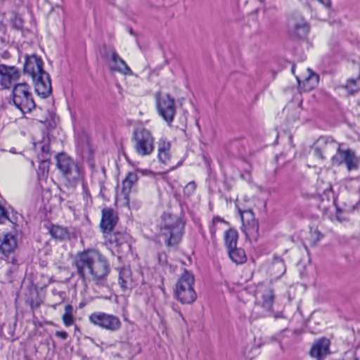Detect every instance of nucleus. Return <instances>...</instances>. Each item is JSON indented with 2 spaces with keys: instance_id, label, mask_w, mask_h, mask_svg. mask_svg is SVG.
Listing matches in <instances>:
<instances>
[{
  "instance_id": "nucleus-1",
  "label": "nucleus",
  "mask_w": 360,
  "mask_h": 360,
  "mask_svg": "<svg viewBox=\"0 0 360 360\" xmlns=\"http://www.w3.org/2000/svg\"><path fill=\"white\" fill-rule=\"evenodd\" d=\"M73 264L85 287L91 283L97 286L107 285L110 268L107 259L98 251L88 249L78 252Z\"/></svg>"
},
{
  "instance_id": "nucleus-2",
  "label": "nucleus",
  "mask_w": 360,
  "mask_h": 360,
  "mask_svg": "<svg viewBox=\"0 0 360 360\" xmlns=\"http://www.w3.org/2000/svg\"><path fill=\"white\" fill-rule=\"evenodd\" d=\"M23 71L32 77L35 91L39 96L46 98L52 93L51 78L44 70V62L40 57L36 54L25 55Z\"/></svg>"
},
{
  "instance_id": "nucleus-3",
  "label": "nucleus",
  "mask_w": 360,
  "mask_h": 360,
  "mask_svg": "<svg viewBox=\"0 0 360 360\" xmlns=\"http://www.w3.org/2000/svg\"><path fill=\"white\" fill-rule=\"evenodd\" d=\"M184 230V223L180 217L171 214H164L163 224L160 235L167 247L176 246L181 240Z\"/></svg>"
},
{
  "instance_id": "nucleus-4",
  "label": "nucleus",
  "mask_w": 360,
  "mask_h": 360,
  "mask_svg": "<svg viewBox=\"0 0 360 360\" xmlns=\"http://www.w3.org/2000/svg\"><path fill=\"white\" fill-rule=\"evenodd\" d=\"M195 279L193 276L185 270L178 279L175 288V297L183 304H190L197 299V294L193 288Z\"/></svg>"
},
{
  "instance_id": "nucleus-5",
  "label": "nucleus",
  "mask_w": 360,
  "mask_h": 360,
  "mask_svg": "<svg viewBox=\"0 0 360 360\" xmlns=\"http://www.w3.org/2000/svg\"><path fill=\"white\" fill-rule=\"evenodd\" d=\"M12 94L13 104L23 114L30 112L35 108L31 89L27 83L14 85Z\"/></svg>"
},
{
  "instance_id": "nucleus-6",
  "label": "nucleus",
  "mask_w": 360,
  "mask_h": 360,
  "mask_svg": "<svg viewBox=\"0 0 360 360\" xmlns=\"http://www.w3.org/2000/svg\"><path fill=\"white\" fill-rule=\"evenodd\" d=\"M133 140L136 152L141 155H148L154 150V139L150 131L142 127H136L133 131Z\"/></svg>"
},
{
  "instance_id": "nucleus-7",
  "label": "nucleus",
  "mask_w": 360,
  "mask_h": 360,
  "mask_svg": "<svg viewBox=\"0 0 360 360\" xmlns=\"http://www.w3.org/2000/svg\"><path fill=\"white\" fill-rule=\"evenodd\" d=\"M155 104L159 115L171 125L176 115L174 99L169 94L162 95L160 91L155 94Z\"/></svg>"
},
{
  "instance_id": "nucleus-8",
  "label": "nucleus",
  "mask_w": 360,
  "mask_h": 360,
  "mask_svg": "<svg viewBox=\"0 0 360 360\" xmlns=\"http://www.w3.org/2000/svg\"><path fill=\"white\" fill-rule=\"evenodd\" d=\"M57 167L63 176L70 182L75 183L80 179L82 172L77 164L66 154L56 155Z\"/></svg>"
},
{
  "instance_id": "nucleus-9",
  "label": "nucleus",
  "mask_w": 360,
  "mask_h": 360,
  "mask_svg": "<svg viewBox=\"0 0 360 360\" xmlns=\"http://www.w3.org/2000/svg\"><path fill=\"white\" fill-rule=\"evenodd\" d=\"M91 323L110 332L119 330L122 327L120 319L113 315L103 311H95L89 316Z\"/></svg>"
},
{
  "instance_id": "nucleus-10",
  "label": "nucleus",
  "mask_w": 360,
  "mask_h": 360,
  "mask_svg": "<svg viewBox=\"0 0 360 360\" xmlns=\"http://www.w3.org/2000/svg\"><path fill=\"white\" fill-rule=\"evenodd\" d=\"M242 221V231L247 238L256 240L259 235V224L250 210H239Z\"/></svg>"
},
{
  "instance_id": "nucleus-11",
  "label": "nucleus",
  "mask_w": 360,
  "mask_h": 360,
  "mask_svg": "<svg viewBox=\"0 0 360 360\" xmlns=\"http://www.w3.org/2000/svg\"><path fill=\"white\" fill-rule=\"evenodd\" d=\"M289 34L295 37L304 38L309 30V26L299 13H292L288 20Z\"/></svg>"
},
{
  "instance_id": "nucleus-12",
  "label": "nucleus",
  "mask_w": 360,
  "mask_h": 360,
  "mask_svg": "<svg viewBox=\"0 0 360 360\" xmlns=\"http://www.w3.org/2000/svg\"><path fill=\"white\" fill-rule=\"evenodd\" d=\"M104 51L102 53L103 58H109L112 62L110 68L113 72H118L125 75H132L133 72L126 62L118 55L112 47L104 46Z\"/></svg>"
},
{
  "instance_id": "nucleus-13",
  "label": "nucleus",
  "mask_w": 360,
  "mask_h": 360,
  "mask_svg": "<svg viewBox=\"0 0 360 360\" xmlns=\"http://www.w3.org/2000/svg\"><path fill=\"white\" fill-rule=\"evenodd\" d=\"M255 304L263 308L266 312H270L274 300V295L271 288L266 285H259L255 292Z\"/></svg>"
},
{
  "instance_id": "nucleus-14",
  "label": "nucleus",
  "mask_w": 360,
  "mask_h": 360,
  "mask_svg": "<svg viewBox=\"0 0 360 360\" xmlns=\"http://www.w3.org/2000/svg\"><path fill=\"white\" fill-rule=\"evenodd\" d=\"M20 75V70L15 66L0 63V86L3 89H10Z\"/></svg>"
},
{
  "instance_id": "nucleus-15",
  "label": "nucleus",
  "mask_w": 360,
  "mask_h": 360,
  "mask_svg": "<svg viewBox=\"0 0 360 360\" xmlns=\"http://www.w3.org/2000/svg\"><path fill=\"white\" fill-rule=\"evenodd\" d=\"M118 220L116 212L110 207H105L102 210L101 229L105 233H110L114 229Z\"/></svg>"
},
{
  "instance_id": "nucleus-16",
  "label": "nucleus",
  "mask_w": 360,
  "mask_h": 360,
  "mask_svg": "<svg viewBox=\"0 0 360 360\" xmlns=\"http://www.w3.org/2000/svg\"><path fill=\"white\" fill-rule=\"evenodd\" d=\"M330 342L326 338H321L314 341L310 350L311 356L322 360L330 354Z\"/></svg>"
},
{
  "instance_id": "nucleus-17",
  "label": "nucleus",
  "mask_w": 360,
  "mask_h": 360,
  "mask_svg": "<svg viewBox=\"0 0 360 360\" xmlns=\"http://www.w3.org/2000/svg\"><path fill=\"white\" fill-rule=\"evenodd\" d=\"M17 238L15 235L8 233H0V252L7 256L14 252L17 248Z\"/></svg>"
},
{
  "instance_id": "nucleus-18",
  "label": "nucleus",
  "mask_w": 360,
  "mask_h": 360,
  "mask_svg": "<svg viewBox=\"0 0 360 360\" xmlns=\"http://www.w3.org/2000/svg\"><path fill=\"white\" fill-rule=\"evenodd\" d=\"M340 143L333 139L327 138L324 141L322 146L316 147L314 149V155L321 159L325 160L326 156L330 155L335 150L336 151Z\"/></svg>"
},
{
  "instance_id": "nucleus-19",
  "label": "nucleus",
  "mask_w": 360,
  "mask_h": 360,
  "mask_svg": "<svg viewBox=\"0 0 360 360\" xmlns=\"http://www.w3.org/2000/svg\"><path fill=\"white\" fill-rule=\"evenodd\" d=\"M44 227L51 237L56 240H65L70 239V232L66 227L51 223L45 224Z\"/></svg>"
},
{
  "instance_id": "nucleus-20",
  "label": "nucleus",
  "mask_w": 360,
  "mask_h": 360,
  "mask_svg": "<svg viewBox=\"0 0 360 360\" xmlns=\"http://www.w3.org/2000/svg\"><path fill=\"white\" fill-rule=\"evenodd\" d=\"M119 284L123 290L132 288L133 280L129 268H122L119 273Z\"/></svg>"
},
{
  "instance_id": "nucleus-21",
  "label": "nucleus",
  "mask_w": 360,
  "mask_h": 360,
  "mask_svg": "<svg viewBox=\"0 0 360 360\" xmlns=\"http://www.w3.org/2000/svg\"><path fill=\"white\" fill-rule=\"evenodd\" d=\"M109 241L111 243H115L117 248H122L123 245H126L129 248L128 241L129 236L125 232H114L112 233H109Z\"/></svg>"
},
{
  "instance_id": "nucleus-22",
  "label": "nucleus",
  "mask_w": 360,
  "mask_h": 360,
  "mask_svg": "<svg viewBox=\"0 0 360 360\" xmlns=\"http://www.w3.org/2000/svg\"><path fill=\"white\" fill-rule=\"evenodd\" d=\"M286 268L282 259L275 257L269 268L270 273L274 277L278 278L285 272Z\"/></svg>"
},
{
  "instance_id": "nucleus-23",
  "label": "nucleus",
  "mask_w": 360,
  "mask_h": 360,
  "mask_svg": "<svg viewBox=\"0 0 360 360\" xmlns=\"http://www.w3.org/2000/svg\"><path fill=\"white\" fill-rule=\"evenodd\" d=\"M138 180V176L136 172H129L127 176L122 181V193L127 197L135 183Z\"/></svg>"
},
{
  "instance_id": "nucleus-24",
  "label": "nucleus",
  "mask_w": 360,
  "mask_h": 360,
  "mask_svg": "<svg viewBox=\"0 0 360 360\" xmlns=\"http://www.w3.org/2000/svg\"><path fill=\"white\" fill-rule=\"evenodd\" d=\"M307 71L309 75L303 79L302 85L305 91H310L318 84L319 76L310 69H307Z\"/></svg>"
},
{
  "instance_id": "nucleus-25",
  "label": "nucleus",
  "mask_w": 360,
  "mask_h": 360,
  "mask_svg": "<svg viewBox=\"0 0 360 360\" xmlns=\"http://www.w3.org/2000/svg\"><path fill=\"white\" fill-rule=\"evenodd\" d=\"M230 259L236 264H243L246 261V255L242 248H238L237 246L228 250Z\"/></svg>"
},
{
  "instance_id": "nucleus-26",
  "label": "nucleus",
  "mask_w": 360,
  "mask_h": 360,
  "mask_svg": "<svg viewBox=\"0 0 360 360\" xmlns=\"http://www.w3.org/2000/svg\"><path fill=\"white\" fill-rule=\"evenodd\" d=\"M238 235L236 230L229 229L224 233V243L227 249L236 248L237 246Z\"/></svg>"
},
{
  "instance_id": "nucleus-27",
  "label": "nucleus",
  "mask_w": 360,
  "mask_h": 360,
  "mask_svg": "<svg viewBox=\"0 0 360 360\" xmlns=\"http://www.w3.org/2000/svg\"><path fill=\"white\" fill-rule=\"evenodd\" d=\"M350 149L342 150L340 143L336 150V153L331 157V163L335 166H340L345 164L346 157Z\"/></svg>"
},
{
  "instance_id": "nucleus-28",
  "label": "nucleus",
  "mask_w": 360,
  "mask_h": 360,
  "mask_svg": "<svg viewBox=\"0 0 360 360\" xmlns=\"http://www.w3.org/2000/svg\"><path fill=\"white\" fill-rule=\"evenodd\" d=\"M35 148L41 150V153L38 156L41 162H46L50 159V146L48 140L36 143Z\"/></svg>"
},
{
  "instance_id": "nucleus-29",
  "label": "nucleus",
  "mask_w": 360,
  "mask_h": 360,
  "mask_svg": "<svg viewBox=\"0 0 360 360\" xmlns=\"http://www.w3.org/2000/svg\"><path fill=\"white\" fill-rule=\"evenodd\" d=\"M345 164L348 171L356 170L359 168V159L352 150H349Z\"/></svg>"
},
{
  "instance_id": "nucleus-30",
  "label": "nucleus",
  "mask_w": 360,
  "mask_h": 360,
  "mask_svg": "<svg viewBox=\"0 0 360 360\" xmlns=\"http://www.w3.org/2000/svg\"><path fill=\"white\" fill-rule=\"evenodd\" d=\"M74 309L71 304H68L65 307V311L63 315L62 319L65 326L69 327L74 323L73 316Z\"/></svg>"
},
{
  "instance_id": "nucleus-31",
  "label": "nucleus",
  "mask_w": 360,
  "mask_h": 360,
  "mask_svg": "<svg viewBox=\"0 0 360 360\" xmlns=\"http://www.w3.org/2000/svg\"><path fill=\"white\" fill-rule=\"evenodd\" d=\"M51 292L54 297L55 303L53 305V307L56 309L58 305L62 304L65 300V292L60 290L56 288H53L51 289Z\"/></svg>"
},
{
  "instance_id": "nucleus-32",
  "label": "nucleus",
  "mask_w": 360,
  "mask_h": 360,
  "mask_svg": "<svg viewBox=\"0 0 360 360\" xmlns=\"http://www.w3.org/2000/svg\"><path fill=\"white\" fill-rule=\"evenodd\" d=\"M10 22L13 29L17 30H22L24 21L20 15L13 13V16L10 19Z\"/></svg>"
},
{
  "instance_id": "nucleus-33",
  "label": "nucleus",
  "mask_w": 360,
  "mask_h": 360,
  "mask_svg": "<svg viewBox=\"0 0 360 360\" xmlns=\"http://www.w3.org/2000/svg\"><path fill=\"white\" fill-rule=\"evenodd\" d=\"M345 89L350 94H354L360 90V85L357 84L356 79H349L346 83Z\"/></svg>"
},
{
  "instance_id": "nucleus-34",
  "label": "nucleus",
  "mask_w": 360,
  "mask_h": 360,
  "mask_svg": "<svg viewBox=\"0 0 360 360\" xmlns=\"http://www.w3.org/2000/svg\"><path fill=\"white\" fill-rule=\"evenodd\" d=\"M224 220L219 217H214L212 219V224L210 226V232L212 236V238L214 239L215 238V234L217 230V224L218 223H224Z\"/></svg>"
},
{
  "instance_id": "nucleus-35",
  "label": "nucleus",
  "mask_w": 360,
  "mask_h": 360,
  "mask_svg": "<svg viewBox=\"0 0 360 360\" xmlns=\"http://www.w3.org/2000/svg\"><path fill=\"white\" fill-rule=\"evenodd\" d=\"M158 151H170L171 143L165 138H161L158 143Z\"/></svg>"
},
{
  "instance_id": "nucleus-36",
  "label": "nucleus",
  "mask_w": 360,
  "mask_h": 360,
  "mask_svg": "<svg viewBox=\"0 0 360 360\" xmlns=\"http://www.w3.org/2000/svg\"><path fill=\"white\" fill-rule=\"evenodd\" d=\"M77 149L79 150L81 155L82 156L89 155L90 154V146L87 141L86 143H82L81 142H78L77 143Z\"/></svg>"
},
{
  "instance_id": "nucleus-37",
  "label": "nucleus",
  "mask_w": 360,
  "mask_h": 360,
  "mask_svg": "<svg viewBox=\"0 0 360 360\" xmlns=\"http://www.w3.org/2000/svg\"><path fill=\"white\" fill-rule=\"evenodd\" d=\"M158 159L163 164H167L170 160L169 151H158Z\"/></svg>"
},
{
  "instance_id": "nucleus-38",
  "label": "nucleus",
  "mask_w": 360,
  "mask_h": 360,
  "mask_svg": "<svg viewBox=\"0 0 360 360\" xmlns=\"http://www.w3.org/2000/svg\"><path fill=\"white\" fill-rule=\"evenodd\" d=\"M18 271V267L11 266L6 270V281L8 283H11L13 281V275L15 272Z\"/></svg>"
},
{
  "instance_id": "nucleus-39",
  "label": "nucleus",
  "mask_w": 360,
  "mask_h": 360,
  "mask_svg": "<svg viewBox=\"0 0 360 360\" xmlns=\"http://www.w3.org/2000/svg\"><path fill=\"white\" fill-rule=\"evenodd\" d=\"M5 220H8L13 224L15 223L11 219L8 217L5 209L0 205V224L4 223Z\"/></svg>"
},
{
  "instance_id": "nucleus-40",
  "label": "nucleus",
  "mask_w": 360,
  "mask_h": 360,
  "mask_svg": "<svg viewBox=\"0 0 360 360\" xmlns=\"http://www.w3.org/2000/svg\"><path fill=\"white\" fill-rule=\"evenodd\" d=\"M196 188V185L194 181L189 182L184 188V192L188 195L192 194Z\"/></svg>"
},
{
  "instance_id": "nucleus-41",
  "label": "nucleus",
  "mask_w": 360,
  "mask_h": 360,
  "mask_svg": "<svg viewBox=\"0 0 360 360\" xmlns=\"http://www.w3.org/2000/svg\"><path fill=\"white\" fill-rule=\"evenodd\" d=\"M158 260L161 266H164L167 262V255L165 252H160L158 254Z\"/></svg>"
},
{
  "instance_id": "nucleus-42",
  "label": "nucleus",
  "mask_w": 360,
  "mask_h": 360,
  "mask_svg": "<svg viewBox=\"0 0 360 360\" xmlns=\"http://www.w3.org/2000/svg\"><path fill=\"white\" fill-rule=\"evenodd\" d=\"M6 262L7 264H11V266H15L16 267H18V259L14 255H12L11 257H8L7 259H6Z\"/></svg>"
},
{
  "instance_id": "nucleus-43",
  "label": "nucleus",
  "mask_w": 360,
  "mask_h": 360,
  "mask_svg": "<svg viewBox=\"0 0 360 360\" xmlns=\"http://www.w3.org/2000/svg\"><path fill=\"white\" fill-rule=\"evenodd\" d=\"M311 236L316 240H319L323 237L321 233L317 229L311 232Z\"/></svg>"
},
{
  "instance_id": "nucleus-44",
  "label": "nucleus",
  "mask_w": 360,
  "mask_h": 360,
  "mask_svg": "<svg viewBox=\"0 0 360 360\" xmlns=\"http://www.w3.org/2000/svg\"><path fill=\"white\" fill-rule=\"evenodd\" d=\"M56 335L62 340H66L68 338V334L65 331H56Z\"/></svg>"
},
{
  "instance_id": "nucleus-45",
  "label": "nucleus",
  "mask_w": 360,
  "mask_h": 360,
  "mask_svg": "<svg viewBox=\"0 0 360 360\" xmlns=\"http://www.w3.org/2000/svg\"><path fill=\"white\" fill-rule=\"evenodd\" d=\"M105 190H106V188H105V186L103 184H101L100 193H101V195H102V196H104Z\"/></svg>"
},
{
  "instance_id": "nucleus-46",
  "label": "nucleus",
  "mask_w": 360,
  "mask_h": 360,
  "mask_svg": "<svg viewBox=\"0 0 360 360\" xmlns=\"http://www.w3.org/2000/svg\"><path fill=\"white\" fill-rule=\"evenodd\" d=\"M250 171H248V172L246 174H245V173L244 174H241L240 176H241V177L243 179H245L246 178L245 175L249 176H250Z\"/></svg>"
},
{
  "instance_id": "nucleus-47",
  "label": "nucleus",
  "mask_w": 360,
  "mask_h": 360,
  "mask_svg": "<svg viewBox=\"0 0 360 360\" xmlns=\"http://www.w3.org/2000/svg\"><path fill=\"white\" fill-rule=\"evenodd\" d=\"M108 4L114 5L115 0H106Z\"/></svg>"
},
{
  "instance_id": "nucleus-48",
  "label": "nucleus",
  "mask_w": 360,
  "mask_h": 360,
  "mask_svg": "<svg viewBox=\"0 0 360 360\" xmlns=\"http://www.w3.org/2000/svg\"><path fill=\"white\" fill-rule=\"evenodd\" d=\"M178 313H179V316L182 318V319L184 320V318L182 314L180 311H179Z\"/></svg>"
},
{
  "instance_id": "nucleus-49",
  "label": "nucleus",
  "mask_w": 360,
  "mask_h": 360,
  "mask_svg": "<svg viewBox=\"0 0 360 360\" xmlns=\"http://www.w3.org/2000/svg\"><path fill=\"white\" fill-rule=\"evenodd\" d=\"M297 80L298 83L300 84L301 82H300V79L297 77Z\"/></svg>"
},
{
  "instance_id": "nucleus-50",
  "label": "nucleus",
  "mask_w": 360,
  "mask_h": 360,
  "mask_svg": "<svg viewBox=\"0 0 360 360\" xmlns=\"http://www.w3.org/2000/svg\"><path fill=\"white\" fill-rule=\"evenodd\" d=\"M294 70H295V66H294V65H292V72H294Z\"/></svg>"
},
{
  "instance_id": "nucleus-51",
  "label": "nucleus",
  "mask_w": 360,
  "mask_h": 360,
  "mask_svg": "<svg viewBox=\"0 0 360 360\" xmlns=\"http://www.w3.org/2000/svg\"><path fill=\"white\" fill-rule=\"evenodd\" d=\"M129 32H130V34H133V30H132V29H130V31H129Z\"/></svg>"
}]
</instances>
